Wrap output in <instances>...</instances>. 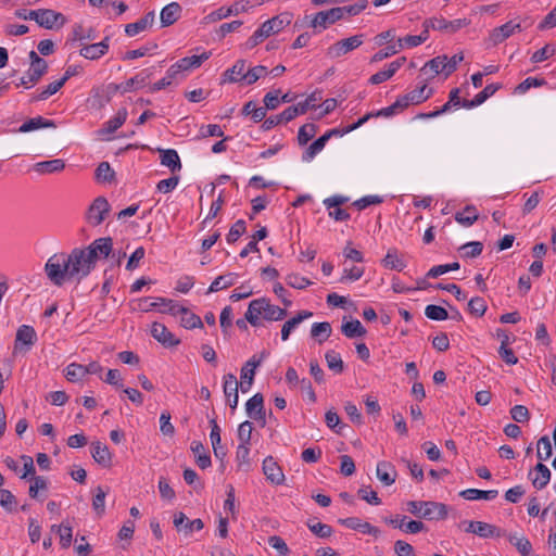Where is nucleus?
Here are the masks:
<instances>
[{"label":"nucleus","instance_id":"obj_1","mask_svg":"<svg viewBox=\"0 0 556 556\" xmlns=\"http://www.w3.org/2000/svg\"><path fill=\"white\" fill-rule=\"evenodd\" d=\"M97 263L88 255L84 248H75L70 254L55 253L45 265L48 279L58 287L66 280L80 281L96 267Z\"/></svg>","mask_w":556,"mask_h":556},{"label":"nucleus","instance_id":"obj_2","mask_svg":"<svg viewBox=\"0 0 556 556\" xmlns=\"http://www.w3.org/2000/svg\"><path fill=\"white\" fill-rule=\"evenodd\" d=\"M261 316L268 321L282 320L287 316V309L274 305L267 298L252 300L245 312V319L253 327L262 325Z\"/></svg>","mask_w":556,"mask_h":556},{"label":"nucleus","instance_id":"obj_3","mask_svg":"<svg viewBox=\"0 0 556 556\" xmlns=\"http://www.w3.org/2000/svg\"><path fill=\"white\" fill-rule=\"evenodd\" d=\"M160 303L166 304L168 306L167 309H162V313H167L173 316H176L178 314L181 315V325L187 329H193V328H203V323L201 318L190 313L187 307H184L179 305L176 301L170 299H159Z\"/></svg>","mask_w":556,"mask_h":556},{"label":"nucleus","instance_id":"obj_4","mask_svg":"<svg viewBox=\"0 0 556 556\" xmlns=\"http://www.w3.org/2000/svg\"><path fill=\"white\" fill-rule=\"evenodd\" d=\"M365 35H354L345 39H341L327 49V56L330 59H339L349 52L357 49L364 42Z\"/></svg>","mask_w":556,"mask_h":556},{"label":"nucleus","instance_id":"obj_5","mask_svg":"<svg viewBox=\"0 0 556 556\" xmlns=\"http://www.w3.org/2000/svg\"><path fill=\"white\" fill-rule=\"evenodd\" d=\"M268 356L266 351L261 352L260 357L253 355L241 368V381L240 388L242 392H248L253 383L255 369L262 364V362Z\"/></svg>","mask_w":556,"mask_h":556},{"label":"nucleus","instance_id":"obj_6","mask_svg":"<svg viewBox=\"0 0 556 556\" xmlns=\"http://www.w3.org/2000/svg\"><path fill=\"white\" fill-rule=\"evenodd\" d=\"M111 205L106 198L98 197L93 200L89 206L86 219L92 226H99L105 219V216L110 213Z\"/></svg>","mask_w":556,"mask_h":556},{"label":"nucleus","instance_id":"obj_7","mask_svg":"<svg viewBox=\"0 0 556 556\" xmlns=\"http://www.w3.org/2000/svg\"><path fill=\"white\" fill-rule=\"evenodd\" d=\"M37 341V333L31 326L22 325L17 331L14 342V352H28Z\"/></svg>","mask_w":556,"mask_h":556},{"label":"nucleus","instance_id":"obj_8","mask_svg":"<svg viewBox=\"0 0 556 556\" xmlns=\"http://www.w3.org/2000/svg\"><path fill=\"white\" fill-rule=\"evenodd\" d=\"M343 18L342 11L340 10V7L332 8L327 11H320L316 13L312 18L308 21V26L317 28H327L329 25L334 24L336 22Z\"/></svg>","mask_w":556,"mask_h":556},{"label":"nucleus","instance_id":"obj_9","mask_svg":"<svg viewBox=\"0 0 556 556\" xmlns=\"http://www.w3.org/2000/svg\"><path fill=\"white\" fill-rule=\"evenodd\" d=\"M88 255L97 263L99 258H106L113 250V240L111 237L96 239L87 248Z\"/></svg>","mask_w":556,"mask_h":556},{"label":"nucleus","instance_id":"obj_10","mask_svg":"<svg viewBox=\"0 0 556 556\" xmlns=\"http://www.w3.org/2000/svg\"><path fill=\"white\" fill-rule=\"evenodd\" d=\"M407 516H395V517H386L383 520L386 523L392 526L393 528L401 529L406 533H418L426 529L424 522L419 520H409L406 522Z\"/></svg>","mask_w":556,"mask_h":556},{"label":"nucleus","instance_id":"obj_11","mask_svg":"<svg viewBox=\"0 0 556 556\" xmlns=\"http://www.w3.org/2000/svg\"><path fill=\"white\" fill-rule=\"evenodd\" d=\"M467 533H473L480 538H500L505 534V532L497 528L494 525L483 522V521H469V529H464Z\"/></svg>","mask_w":556,"mask_h":556},{"label":"nucleus","instance_id":"obj_12","mask_svg":"<svg viewBox=\"0 0 556 556\" xmlns=\"http://www.w3.org/2000/svg\"><path fill=\"white\" fill-rule=\"evenodd\" d=\"M151 336L165 348H173L180 343V340L165 325L157 321L151 326Z\"/></svg>","mask_w":556,"mask_h":556},{"label":"nucleus","instance_id":"obj_13","mask_svg":"<svg viewBox=\"0 0 556 556\" xmlns=\"http://www.w3.org/2000/svg\"><path fill=\"white\" fill-rule=\"evenodd\" d=\"M247 414L262 426H265L266 414L264 407V396L262 393L254 394L245 404Z\"/></svg>","mask_w":556,"mask_h":556},{"label":"nucleus","instance_id":"obj_14","mask_svg":"<svg viewBox=\"0 0 556 556\" xmlns=\"http://www.w3.org/2000/svg\"><path fill=\"white\" fill-rule=\"evenodd\" d=\"M292 21V14L289 12L280 13L267 21H265L261 28L267 34V37L281 31Z\"/></svg>","mask_w":556,"mask_h":556},{"label":"nucleus","instance_id":"obj_15","mask_svg":"<svg viewBox=\"0 0 556 556\" xmlns=\"http://www.w3.org/2000/svg\"><path fill=\"white\" fill-rule=\"evenodd\" d=\"M239 386H240V383L238 382L237 377L233 374H226L224 376L223 391H224V394H225L228 405L232 409H236V407L238 406Z\"/></svg>","mask_w":556,"mask_h":556},{"label":"nucleus","instance_id":"obj_16","mask_svg":"<svg viewBox=\"0 0 556 556\" xmlns=\"http://www.w3.org/2000/svg\"><path fill=\"white\" fill-rule=\"evenodd\" d=\"M447 505L439 502L427 501L422 510V519L430 521L444 520L447 517Z\"/></svg>","mask_w":556,"mask_h":556},{"label":"nucleus","instance_id":"obj_17","mask_svg":"<svg viewBox=\"0 0 556 556\" xmlns=\"http://www.w3.org/2000/svg\"><path fill=\"white\" fill-rule=\"evenodd\" d=\"M263 472L266 479L273 484L280 485L285 481V475L278 464L271 456H267L263 460Z\"/></svg>","mask_w":556,"mask_h":556},{"label":"nucleus","instance_id":"obj_18","mask_svg":"<svg viewBox=\"0 0 556 556\" xmlns=\"http://www.w3.org/2000/svg\"><path fill=\"white\" fill-rule=\"evenodd\" d=\"M42 17H40L39 26L46 29L60 28L66 23V17L54 10L42 9Z\"/></svg>","mask_w":556,"mask_h":556},{"label":"nucleus","instance_id":"obj_19","mask_svg":"<svg viewBox=\"0 0 556 556\" xmlns=\"http://www.w3.org/2000/svg\"><path fill=\"white\" fill-rule=\"evenodd\" d=\"M339 522L349 529L357 530V531H361L362 533L370 534L375 538H377L380 534V530L377 527L371 526L367 521H362L357 517H349L345 519H339Z\"/></svg>","mask_w":556,"mask_h":556},{"label":"nucleus","instance_id":"obj_20","mask_svg":"<svg viewBox=\"0 0 556 556\" xmlns=\"http://www.w3.org/2000/svg\"><path fill=\"white\" fill-rule=\"evenodd\" d=\"M516 30L520 31L521 26L519 23L509 21L496 28H494L490 35V40L494 46L503 42L505 39L510 37Z\"/></svg>","mask_w":556,"mask_h":556},{"label":"nucleus","instance_id":"obj_21","mask_svg":"<svg viewBox=\"0 0 556 556\" xmlns=\"http://www.w3.org/2000/svg\"><path fill=\"white\" fill-rule=\"evenodd\" d=\"M109 41L110 38L105 37L98 43L85 45L80 49L79 54L88 60H98L108 52Z\"/></svg>","mask_w":556,"mask_h":556},{"label":"nucleus","instance_id":"obj_22","mask_svg":"<svg viewBox=\"0 0 556 556\" xmlns=\"http://www.w3.org/2000/svg\"><path fill=\"white\" fill-rule=\"evenodd\" d=\"M501 84H490L484 87L482 91L477 93L473 99L467 100L464 99L462 102V106L466 109H471L478 105H481L485 102L490 97H492L500 88Z\"/></svg>","mask_w":556,"mask_h":556},{"label":"nucleus","instance_id":"obj_23","mask_svg":"<svg viewBox=\"0 0 556 556\" xmlns=\"http://www.w3.org/2000/svg\"><path fill=\"white\" fill-rule=\"evenodd\" d=\"M155 21L154 11L148 12L143 17L138 20L135 23H129L125 26V33L129 37H134L141 31H144L147 28L151 27Z\"/></svg>","mask_w":556,"mask_h":556},{"label":"nucleus","instance_id":"obj_24","mask_svg":"<svg viewBox=\"0 0 556 556\" xmlns=\"http://www.w3.org/2000/svg\"><path fill=\"white\" fill-rule=\"evenodd\" d=\"M295 112H296V109H292V106H288L280 114L271 115V116L267 117L263 122L261 127L264 131H267V130L274 128L275 126L279 125L280 123H289L296 117Z\"/></svg>","mask_w":556,"mask_h":556},{"label":"nucleus","instance_id":"obj_25","mask_svg":"<svg viewBox=\"0 0 556 556\" xmlns=\"http://www.w3.org/2000/svg\"><path fill=\"white\" fill-rule=\"evenodd\" d=\"M182 8L178 2H170L161 11V26L168 27L176 23L181 15Z\"/></svg>","mask_w":556,"mask_h":556},{"label":"nucleus","instance_id":"obj_26","mask_svg":"<svg viewBox=\"0 0 556 556\" xmlns=\"http://www.w3.org/2000/svg\"><path fill=\"white\" fill-rule=\"evenodd\" d=\"M377 478L387 486L393 484L396 480L397 472L390 462H379L376 469Z\"/></svg>","mask_w":556,"mask_h":556},{"label":"nucleus","instance_id":"obj_27","mask_svg":"<svg viewBox=\"0 0 556 556\" xmlns=\"http://www.w3.org/2000/svg\"><path fill=\"white\" fill-rule=\"evenodd\" d=\"M91 455L94 462L99 465L109 468L112 465V454L109 451V447L101 442H92L91 443Z\"/></svg>","mask_w":556,"mask_h":556},{"label":"nucleus","instance_id":"obj_28","mask_svg":"<svg viewBox=\"0 0 556 556\" xmlns=\"http://www.w3.org/2000/svg\"><path fill=\"white\" fill-rule=\"evenodd\" d=\"M152 68H144L127 81L123 83L122 93L146 86L152 76Z\"/></svg>","mask_w":556,"mask_h":556},{"label":"nucleus","instance_id":"obj_29","mask_svg":"<svg viewBox=\"0 0 556 556\" xmlns=\"http://www.w3.org/2000/svg\"><path fill=\"white\" fill-rule=\"evenodd\" d=\"M128 112L126 108H121L115 116L103 124L99 130L100 135H111L115 132L127 119Z\"/></svg>","mask_w":556,"mask_h":556},{"label":"nucleus","instance_id":"obj_30","mask_svg":"<svg viewBox=\"0 0 556 556\" xmlns=\"http://www.w3.org/2000/svg\"><path fill=\"white\" fill-rule=\"evenodd\" d=\"M55 127H56V124L54 121L45 118L42 116H36V117L29 118L28 121L23 123L20 126L18 131L20 132H29V131L37 130L40 128H55Z\"/></svg>","mask_w":556,"mask_h":556},{"label":"nucleus","instance_id":"obj_31","mask_svg":"<svg viewBox=\"0 0 556 556\" xmlns=\"http://www.w3.org/2000/svg\"><path fill=\"white\" fill-rule=\"evenodd\" d=\"M161 164L168 167L169 170L175 174L181 169L180 157L176 150L166 149L160 150Z\"/></svg>","mask_w":556,"mask_h":556},{"label":"nucleus","instance_id":"obj_32","mask_svg":"<svg viewBox=\"0 0 556 556\" xmlns=\"http://www.w3.org/2000/svg\"><path fill=\"white\" fill-rule=\"evenodd\" d=\"M535 477L530 478L532 480V484L535 489L542 490L544 489L551 480V470L543 463H538L534 467ZM531 477V472L529 473Z\"/></svg>","mask_w":556,"mask_h":556},{"label":"nucleus","instance_id":"obj_33","mask_svg":"<svg viewBox=\"0 0 556 556\" xmlns=\"http://www.w3.org/2000/svg\"><path fill=\"white\" fill-rule=\"evenodd\" d=\"M313 313L309 311H301L294 317L287 320L281 328V339L283 341L288 340L291 331L304 319L311 317Z\"/></svg>","mask_w":556,"mask_h":556},{"label":"nucleus","instance_id":"obj_34","mask_svg":"<svg viewBox=\"0 0 556 556\" xmlns=\"http://www.w3.org/2000/svg\"><path fill=\"white\" fill-rule=\"evenodd\" d=\"M498 494L497 490H478V489H467L459 493V496L467 501H476V500H485V501H492L494 500Z\"/></svg>","mask_w":556,"mask_h":556},{"label":"nucleus","instance_id":"obj_35","mask_svg":"<svg viewBox=\"0 0 556 556\" xmlns=\"http://www.w3.org/2000/svg\"><path fill=\"white\" fill-rule=\"evenodd\" d=\"M469 24L467 18H458L454 21H447L443 17L438 18V24L435 25V30L453 34L458 29L467 26Z\"/></svg>","mask_w":556,"mask_h":556},{"label":"nucleus","instance_id":"obj_36","mask_svg":"<svg viewBox=\"0 0 556 556\" xmlns=\"http://www.w3.org/2000/svg\"><path fill=\"white\" fill-rule=\"evenodd\" d=\"M190 448L197 457V465L201 469H206L211 466V456L205 452V447L200 441H192Z\"/></svg>","mask_w":556,"mask_h":556},{"label":"nucleus","instance_id":"obj_37","mask_svg":"<svg viewBox=\"0 0 556 556\" xmlns=\"http://www.w3.org/2000/svg\"><path fill=\"white\" fill-rule=\"evenodd\" d=\"M238 278V274L229 273L227 275H220L214 279V281L208 287L207 292H217L219 290L227 289L235 285L236 279Z\"/></svg>","mask_w":556,"mask_h":556},{"label":"nucleus","instance_id":"obj_38","mask_svg":"<svg viewBox=\"0 0 556 556\" xmlns=\"http://www.w3.org/2000/svg\"><path fill=\"white\" fill-rule=\"evenodd\" d=\"M426 89H427V85L424 84L422 86L402 96L403 100H405L407 102V105H409L410 103L419 104V103L426 101L427 99H429L430 96L432 94V89H429L427 92H426Z\"/></svg>","mask_w":556,"mask_h":556},{"label":"nucleus","instance_id":"obj_39","mask_svg":"<svg viewBox=\"0 0 556 556\" xmlns=\"http://www.w3.org/2000/svg\"><path fill=\"white\" fill-rule=\"evenodd\" d=\"M65 168V162L61 159L42 161L35 165L36 172L40 174H52L62 172Z\"/></svg>","mask_w":556,"mask_h":556},{"label":"nucleus","instance_id":"obj_40","mask_svg":"<svg viewBox=\"0 0 556 556\" xmlns=\"http://www.w3.org/2000/svg\"><path fill=\"white\" fill-rule=\"evenodd\" d=\"M477 208L473 205H466L463 212L455 214V220L466 227L471 226L478 220Z\"/></svg>","mask_w":556,"mask_h":556},{"label":"nucleus","instance_id":"obj_41","mask_svg":"<svg viewBox=\"0 0 556 556\" xmlns=\"http://www.w3.org/2000/svg\"><path fill=\"white\" fill-rule=\"evenodd\" d=\"M211 52H203L200 55L186 56L178 61V64L182 72L198 68L201 64L211 56Z\"/></svg>","mask_w":556,"mask_h":556},{"label":"nucleus","instance_id":"obj_42","mask_svg":"<svg viewBox=\"0 0 556 556\" xmlns=\"http://www.w3.org/2000/svg\"><path fill=\"white\" fill-rule=\"evenodd\" d=\"M341 331L345 337L350 339L363 337L367 332L358 319H352L350 321L343 323L341 326Z\"/></svg>","mask_w":556,"mask_h":556},{"label":"nucleus","instance_id":"obj_43","mask_svg":"<svg viewBox=\"0 0 556 556\" xmlns=\"http://www.w3.org/2000/svg\"><path fill=\"white\" fill-rule=\"evenodd\" d=\"M247 62L245 60H238L231 68L224 73V81L237 83L243 80Z\"/></svg>","mask_w":556,"mask_h":556},{"label":"nucleus","instance_id":"obj_44","mask_svg":"<svg viewBox=\"0 0 556 556\" xmlns=\"http://www.w3.org/2000/svg\"><path fill=\"white\" fill-rule=\"evenodd\" d=\"M332 332L330 323L321 321L313 324L311 328V336L316 338L318 343L326 341Z\"/></svg>","mask_w":556,"mask_h":556},{"label":"nucleus","instance_id":"obj_45","mask_svg":"<svg viewBox=\"0 0 556 556\" xmlns=\"http://www.w3.org/2000/svg\"><path fill=\"white\" fill-rule=\"evenodd\" d=\"M97 37L93 28L85 29L83 24H75L73 26L72 35L68 38L70 41H83V40H94Z\"/></svg>","mask_w":556,"mask_h":556},{"label":"nucleus","instance_id":"obj_46","mask_svg":"<svg viewBox=\"0 0 556 556\" xmlns=\"http://www.w3.org/2000/svg\"><path fill=\"white\" fill-rule=\"evenodd\" d=\"M371 115L372 114H366L364 115L362 118H359L356 123L348 126L346 128L344 129H338V128H332V129H329L328 131H326L323 136L326 138L327 141H329V139H331L332 137L334 136H342V135H345L348 132H351L355 129H357L358 127H361L363 124H365L369 118H371Z\"/></svg>","mask_w":556,"mask_h":556},{"label":"nucleus","instance_id":"obj_47","mask_svg":"<svg viewBox=\"0 0 556 556\" xmlns=\"http://www.w3.org/2000/svg\"><path fill=\"white\" fill-rule=\"evenodd\" d=\"M321 100L320 92L311 93L304 101L299 102L295 105H291L292 109H296L295 115L305 114L309 109H315L316 103Z\"/></svg>","mask_w":556,"mask_h":556},{"label":"nucleus","instance_id":"obj_48","mask_svg":"<svg viewBox=\"0 0 556 556\" xmlns=\"http://www.w3.org/2000/svg\"><path fill=\"white\" fill-rule=\"evenodd\" d=\"M94 176L101 182H112L115 180V172L109 162H101L96 168Z\"/></svg>","mask_w":556,"mask_h":556},{"label":"nucleus","instance_id":"obj_49","mask_svg":"<svg viewBox=\"0 0 556 556\" xmlns=\"http://www.w3.org/2000/svg\"><path fill=\"white\" fill-rule=\"evenodd\" d=\"M318 126L313 123L304 124L298 131V142L300 146H305L317 134Z\"/></svg>","mask_w":556,"mask_h":556},{"label":"nucleus","instance_id":"obj_50","mask_svg":"<svg viewBox=\"0 0 556 556\" xmlns=\"http://www.w3.org/2000/svg\"><path fill=\"white\" fill-rule=\"evenodd\" d=\"M327 366L330 370L336 374H341L344 370V363L339 353L333 350H329L325 354Z\"/></svg>","mask_w":556,"mask_h":556},{"label":"nucleus","instance_id":"obj_51","mask_svg":"<svg viewBox=\"0 0 556 556\" xmlns=\"http://www.w3.org/2000/svg\"><path fill=\"white\" fill-rule=\"evenodd\" d=\"M382 265L390 269L403 270L406 266L405 263L397 257V252L395 249H391L388 251L387 255L382 260Z\"/></svg>","mask_w":556,"mask_h":556},{"label":"nucleus","instance_id":"obj_52","mask_svg":"<svg viewBox=\"0 0 556 556\" xmlns=\"http://www.w3.org/2000/svg\"><path fill=\"white\" fill-rule=\"evenodd\" d=\"M508 541L515 545L521 556H529L532 549L531 542L526 536L518 538L516 534H509Z\"/></svg>","mask_w":556,"mask_h":556},{"label":"nucleus","instance_id":"obj_53","mask_svg":"<svg viewBox=\"0 0 556 556\" xmlns=\"http://www.w3.org/2000/svg\"><path fill=\"white\" fill-rule=\"evenodd\" d=\"M250 444L240 443L236 452V460L240 469L248 471L250 468Z\"/></svg>","mask_w":556,"mask_h":556},{"label":"nucleus","instance_id":"obj_54","mask_svg":"<svg viewBox=\"0 0 556 556\" xmlns=\"http://www.w3.org/2000/svg\"><path fill=\"white\" fill-rule=\"evenodd\" d=\"M65 84L60 78L51 84H49L45 89H42L38 94L31 98V102L47 100L49 97L56 93Z\"/></svg>","mask_w":556,"mask_h":556},{"label":"nucleus","instance_id":"obj_55","mask_svg":"<svg viewBox=\"0 0 556 556\" xmlns=\"http://www.w3.org/2000/svg\"><path fill=\"white\" fill-rule=\"evenodd\" d=\"M327 142L326 138L320 136L303 152L302 160L306 162L313 160L325 148Z\"/></svg>","mask_w":556,"mask_h":556},{"label":"nucleus","instance_id":"obj_56","mask_svg":"<svg viewBox=\"0 0 556 556\" xmlns=\"http://www.w3.org/2000/svg\"><path fill=\"white\" fill-rule=\"evenodd\" d=\"M407 102L403 100V97H400L392 105L383 108L379 110L377 113H371V117L374 116H383V117H390L393 114L397 113L399 111H402L406 109Z\"/></svg>","mask_w":556,"mask_h":556},{"label":"nucleus","instance_id":"obj_57","mask_svg":"<svg viewBox=\"0 0 556 556\" xmlns=\"http://www.w3.org/2000/svg\"><path fill=\"white\" fill-rule=\"evenodd\" d=\"M463 257L473 258L479 256L483 251V244L480 241H470L459 248Z\"/></svg>","mask_w":556,"mask_h":556},{"label":"nucleus","instance_id":"obj_58","mask_svg":"<svg viewBox=\"0 0 556 556\" xmlns=\"http://www.w3.org/2000/svg\"><path fill=\"white\" fill-rule=\"evenodd\" d=\"M553 453L552 442L547 435L541 437L538 441L536 456L542 460H547Z\"/></svg>","mask_w":556,"mask_h":556},{"label":"nucleus","instance_id":"obj_59","mask_svg":"<svg viewBox=\"0 0 556 556\" xmlns=\"http://www.w3.org/2000/svg\"><path fill=\"white\" fill-rule=\"evenodd\" d=\"M508 344L509 336H504V340H502L501 346L498 349V354L506 364L515 365L518 363V358L516 357L514 351L507 348Z\"/></svg>","mask_w":556,"mask_h":556},{"label":"nucleus","instance_id":"obj_60","mask_svg":"<svg viewBox=\"0 0 556 556\" xmlns=\"http://www.w3.org/2000/svg\"><path fill=\"white\" fill-rule=\"evenodd\" d=\"M268 74L267 67L263 65H256L252 68H250L244 75H242L241 78L245 80L247 85H253L256 83L261 77H264Z\"/></svg>","mask_w":556,"mask_h":556},{"label":"nucleus","instance_id":"obj_61","mask_svg":"<svg viewBox=\"0 0 556 556\" xmlns=\"http://www.w3.org/2000/svg\"><path fill=\"white\" fill-rule=\"evenodd\" d=\"M31 484L29 485L28 494L31 498H39V491L48 489V481L42 476H34L30 478Z\"/></svg>","mask_w":556,"mask_h":556},{"label":"nucleus","instance_id":"obj_62","mask_svg":"<svg viewBox=\"0 0 556 556\" xmlns=\"http://www.w3.org/2000/svg\"><path fill=\"white\" fill-rule=\"evenodd\" d=\"M425 315L427 318L438 321L448 318L447 311L444 307L434 304H429L426 306Z\"/></svg>","mask_w":556,"mask_h":556},{"label":"nucleus","instance_id":"obj_63","mask_svg":"<svg viewBox=\"0 0 556 556\" xmlns=\"http://www.w3.org/2000/svg\"><path fill=\"white\" fill-rule=\"evenodd\" d=\"M486 303L483 298L475 296L468 302V309L470 314L482 317L486 312Z\"/></svg>","mask_w":556,"mask_h":556},{"label":"nucleus","instance_id":"obj_64","mask_svg":"<svg viewBox=\"0 0 556 556\" xmlns=\"http://www.w3.org/2000/svg\"><path fill=\"white\" fill-rule=\"evenodd\" d=\"M86 376L85 366L76 363H72L66 367L65 377L68 381L75 382Z\"/></svg>","mask_w":556,"mask_h":556}]
</instances>
